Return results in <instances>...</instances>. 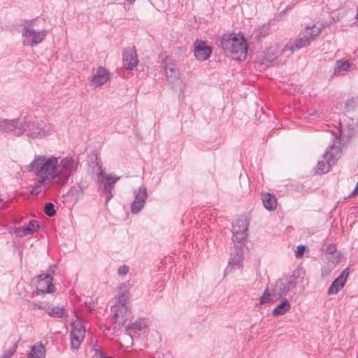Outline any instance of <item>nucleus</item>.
Listing matches in <instances>:
<instances>
[{
    "instance_id": "f257e3e1",
    "label": "nucleus",
    "mask_w": 358,
    "mask_h": 358,
    "mask_svg": "<svg viewBox=\"0 0 358 358\" xmlns=\"http://www.w3.org/2000/svg\"><path fill=\"white\" fill-rule=\"evenodd\" d=\"M79 163L76 156H35L29 165V171L34 173L36 182L31 194L37 195L53 183L62 186L66 185L77 171Z\"/></svg>"
},
{
    "instance_id": "f03ea898",
    "label": "nucleus",
    "mask_w": 358,
    "mask_h": 358,
    "mask_svg": "<svg viewBox=\"0 0 358 358\" xmlns=\"http://www.w3.org/2000/svg\"><path fill=\"white\" fill-rule=\"evenodd\" d=\"M0 131L17 136L25 134L33 138H42L52 134L54 127L51 123L34 121L31 117L25 116L13 120H0Z\"/></svg>"
},
{
    "instance_id": "7ed1b4c3",
    "label": "nucleus",
    "mask_w": 358,
    "mask_h": 358,
    "mask_svg": "<svg viewBox=\"0 0 358 358\" xmlns=\"http://www.w3.org/2000/svg\"><path fill=\"white\" fill-rule=\"evenodd\" d=\"M44 24L45 20L43 18L23 20L21 23L22 44L24 46L35 47L41 43L48 34Z\"/></svg>"
},
{
    "instance_id": "20e7f679",
    "label": "nucleus",
    "mask_w": 358,
    "mask_h": 358,
    "mask_svg": "<svg viewBox=\"0 0 358 358\" xmlns=\"http://www.w3.org/2000/svg\"><path fill=\"white\" fill-rule=\"evenodd\" d=\"M220 45L224 50L234 55V58L242 60L247 55V43L243 36L234 34H224Z\"/></svg>"
},
{
    "instance_id": "39448f33",
    "label": "nucleus",
    "mask_w": 358,
    "mask_h": 358,
    "mask_svg": "<svg viewBox=\"0 0 358 358\" xmlns=\"http://www.w3.org/2000/svg\"><path fill=\"white\" fill-rule=\"evenodd\" d=\"M97 172L96 174L99 178V182L100 183L99 191L105 196L106 203H107L113 197L112 191L114 185L120 180V177H115L107 174L101 169V165L96 164Z\"/></svg>"
},
{
    "instance_id": "423d86ee",
    "label": "nucleus",
    "mask_w": 358,
    "mask_h": 358,
    "mask_svg": "<svg viewBox=\"0 0 358 358\" xmlns=\"http://www.w3.org/2000/svg\"><path fill=\"white\" fill-rule=\"evenodd\" d=\"M296 278L293 275L286 276L278 279L271 288L273 292V296H276L278 300L283 296L294 289L296 286Z\"/></svg>"
},
{
    "instance_id": "0eeeda50",
    "label": "nucleus",
    "mask_w": 358,
    "mask_h": 358,
    "mask_svg": "<svg viewBox=\"0 0 358 358\" xmlns=\"http://www.w3.org/2000/svg\"><path fill=\"white\" fill-rule=\"evenodd\" d=\"M113 313L111 321L117 327H122L130 317V310L128 304L116 303L111 308Z\"/></svg>"
},
{
    "instance_id": "6e6552de",
    "label": "nucleus",
    "mask_w": 358,
    "mask_h": 358,
    "mask_svg": "<svg viewBox=\"0 0 358 358\" xmlns=\"http://www.w3.org/2000/svg\"><path fill=\"white\" fill-rule=\"evenodd\" d=\"M134 200L131 203V212L133 214H138L145 206L148 198L146 187L141 186L133 191Z\"/></svg>"
},
{
    "instance_id": "1a4fd4ad",
    "label": "nucleus",
    "mask_w": 358,
    "mask_h": 358,
    "mask_svg": "<svg viewBox=\"0 0 358 358\" xmlns=\"http://www.w3.org/2000/svg\"><path fill=\"white\" fill-rule=\"evenodd\" d=\"M71 347L72 350H78L83 341L85 335V328L80 321L72 322L71 324Z\"/></svg>"
},
{
    "instance_id": "9d476101",
    "label": "nucleus",
    "mask_w": 358,
    "mask_h": 358,
    "mask_svg": "<svg viewBox=\"0 0 358 358\" xmlns=\"http://www.w3.org/2000/svg\"><path fill=\"white\" fill-rule=\"evenodd\" d=\"M243 249L241 245H235L231 248L228 266L226 272L232 271L234 269L240 268L243 266Z\"/></svg>"
},
{
    "instance_id": "9b49d317",
    "label": "nucleus",
    "mask_w": 358,
    "mask_h": 358,
    "mask_svg": "<svg viewBox=\"0 0 358 358\" xmlns=\"http://www.w3.org/2000/svg\"><path fill=\"white\" fill-rule=\"evenodd\" d=\"M52 278L49 274L38 275L36 289V294L54 293L55 287L52 283Z\"/></svg>"
},
{
    "instance_id": "f8f14e48",
    "label": "nucleus",
    "mask_w": 358,
    "mask_h": 358,
    "mask_svg": "<svg viewBox=\"0 0 358 358\" xmlns=\"http://www.w3.org/2000/svg\"><path fill=\"white\" fill-rule=\"evenodd\" d=\"M340 137H336L334 143L331 145L323 155V158L329 159V163L333 164L340 158L341 155Z\"/></svg>"
},
{
    "instance_id": "ddd939ff",
    "label": "nucleus",
    "mask_w": 358,
    "mask_h": 358,
    "mask_svg": "<svg viewBox=\"0 0 358 358\" xmlns=\"http://www.w3.org/2000/svg\"><path fill=\"white\" fill-rule=\"evenodd\" d=\"M348 275L349 268H347L331 284L328 289V294L331 295L338 293L344 287Z\"/></svg>"
},
{
    "instance_id": "4468645a",
    "label": "nucleus",
    "mask_w": 358,
    "mask_h": 358,
    "mask_svg": "<svg viewBox=\"0 0 358 358\" xmlns=\"http://www.w3.org/2000/svg\"><path fill=\"white\" fill-rule=\"evenodd\" d=\"M110 73L103 66H99L92 78V85L101 87L110 80Z\"/></svg>"
},
{
    "instance_id": "2eb2a0df",
    "label": "nucleus",
    "mask_w": 358,
    "mask_h": 358,
    "mask_svg": "<svg viewBox=\"0 0 358 358\" xmlns=\"http://www.w3.org/2000/svg\"><path fill=\"white\" fill-rule=\"evenodd\" d=\"M322 29L323 27L321 24L310 23L306 24L304 29L299 34L306 36V39L310 43L320 34Z\"/></svg>"
},
{
    "instance_id": "dca6fc26",
    "label": "nucleus",
    "mask_w": 358,
    "mask_h": 358,
    "mask_svg": "<svg viewBox=\"0 0 358 358\" xmlns=\"http://www.w3.org/2000/svg\"><path fill=\"white\" fill-rule=\"evenodd\" d=\"M123 66L128 70H132L137 65L138 60L137 55L134 48H128L123 52Z\"/></svg>"
},
{
    "instance_id": "f3484780",
    "label": "nucleus",
    "mask_w": 358,
    "mask_h": 358,
    "mask_svg": "<svg viewBox=\"0 0 358 358\" xmlns=\"http://www.w3.org/2000/svg\"><path fill=\"white\" fill-rule=\"evenodd\" d=\"M40 228L38 221L32 220L29 222L27 225L17 227L15 230V233L20 237L31 236L34 232L37 231Z\"/></svg>"
},
{
    "instance_id": "a211bd4d",
    "label": "nucleus",
    "mask_w": 358,
    "mask_h": 358,
    "mask_svg": "<svg viewBox=\"0 0 358 358\" xmlns=\"http://www.w3.org/2000/svg\"><path fill=\"white\" fill-rule=\"evenodd\" d=\"M211 54L210 47L206 45L203 41H196L194 45V56L199 61L208 59Z\"/></svg>"
},
{
    "instance_id": "6ab92c4d",
    "label": "nucleus",
    "mask_w": 358,
    "mask_h": 358,
    "mask_svg": "<svg viewBox=\"0 0 358 358\" xmlns=\"http://www.w3.org/2000/svg\"><path fill=\"white\" fill-rule=\"evenodd\" d=\"M166 63V62H165ZM165 75L170 83L176 84L179 82V71L174 64H167L164 67Z\"/></svg>"
},
{
    "instance_id": "aec40b11",
    "label": "nucleus",
    "mask_w": 358,
    "mask_h": 358,
    "mask_svg": "<svg viewBox=\"0 0 358 358\" xmlns=\"http://www.w3.org/2000/svg\"><path fill=\"white\" fill-rule=\"evenodd\" d=\"M310 42L306 39V36H304L303 34H299L297 38L293 42V43L287 45L285 48H287L291 53H292L294 50H297L305 48L310 45Z\"/></svg>"
},
{
    "instance_id": "412c9836",
    "label": "nucleus",
    "mask_w": 358,
    "mask_h": 358,
    "mask_svg": "<svg viewBox=\"0 0 358 358\" xmlns=\"http://www.w3.org/2000/svg\"><path fill=\"white\" fill-rule=\"evenodd\" d=\"M45 348L41 343H36L34 345L27 358H45Z\"/></svg>"
},
{
    "instance_id": "4be33fe9",
    "label": "nucleus",
    "mask_w": 358,
    "mask_h": 358,
    "mask_svg": "<svg viewBox=\"0 0 358 358\" xmlns=\"http://www.w3.org/2000/svg\"><path fill=\"white\" fill-rule=\"evenodd\" d=\"M291 308V304L286 298H283L281 300L280 304L272 310V315L273 317H278L283 315L287 313Z\"/></svg>"
},
{
    "instance_id": "5701e85b",
    "label": "nucleus",
    "mask_w": 358,
    "mask_h": 358,
    "mask_svg": "<svg viewBox=\"0 0 358 358\" xmlns=\"http://www.w3.org/2000/svg\"><path fill=\"white\" fill-rule=\"evenodd\" d=\"M148 327V322L145 319L140 318L136 320L130 327L127 328V331L131 336L135 335L136 331L145 330Z\"/></svg>"
},
{
    "instance_id": "b1692460",
    "label": "nucleus",
    "mask_w": 358,
    "mask_h": 358,
    "mask_svg": "<svg viewBox=\"0 0 358 358\" xmlns=\"http://www.w3.org/2000/svg\"><path fill=\"white\" fill-rule=\"evenodd\" d=\"M262 199L265 208L268 210H274L276 208V199L273 195L264 193L262 194Z\"/></svg>"
},
{
    "instance_id": "393cba45",
    "label": "nucleus",
    "mask_w": 358,
    "mask_h": 358,
    "mask_svg": "<svg viewBox=\"0 0 358 358\" xmlns=\"http://www.w3.org/2000/svg\"><path fill=\"white\" fill-rule=\"evenodd\" d=\"M350 64L345 60H338L336 62L334 68V74L336 76L344 75L350 69Z\"/></svg>"
},
{
    "instance_id": "a878e982",
    "label": "nucleus",
    "mask_w": 358,
    "mask_h": 358,
    "mask_svg": "<svg viewBox=\"0 0 358 358\" xmlns=\"http://www.w3.org/2000/svg\"><path fill=\"white\" fill-rule=\"evenodd\" d=\"M278 300L276 296H273V292L271 289H266L259 299V303L264 304L268 302L274 303Z\"/></svg>"
},
{
    "instance_id": "bb28decb",
    "label": "nucleus",
    "mask_w": 358,
    "mask_h": 358,
    "mask_svg": "<svg viewBox=\"0 0 358 358\" xmlns=\"http://www.w3.org/2000/svg\"><path fill=\"white\" fill-rule=\"evenodd\" d=\"M233 233V238L232 241L234 243V246L235 245H241V247L243 248L244 246V241L246 240L247 238V233H243V232H237L236 231H232Z\"/></svg>"
},
{
    "instance_id": "cd10ccee",
    "label": "nucleus",
    "mask_w": 358,
    "mask_h": 358,
    "mask_svg": "<svg viewBox=\"0 0 358 358\" xmlns=\"http://www.w3.org/2000/svg\"><path fill=\"white\" fill-rule=\"evenodd\" d=\"M48 314L55 318H62L66 314V310L63 306H55L48 309Z\"/></svg>"
},
{
    "instance_id": "c85d7f7f",
    "label": "nucleus",
    "mask_w": 358,
    "mask_h": 358,
    "mask_svg": "<svg viewBox=\"0 0 358 358\" xmlns=\"http://www.w3.org/2000/svg\"><path fill=\"white\" fill-rule=\"evenodd\" d=\"M248 224L245 219H238L233 224L232 231H236L237 232L247 233Z\"/></svg>"
},
{
    "instance_id": "c756f323",
    "label": "nucleus",
    "mask_w": 358,
    "mask_h": 358,
    "mask_svg": "<svg viewBox=\"0 0 358 358\" xmlns=\"http://www.w3.org/2000/svg\"><path fill=\"white\" fill-rule=\"evenodd\" d=\"M325 162L323 161H319L317 164V172L319 174H323L329 172L330 167L334 164L332 163H329L328 158L324 159Z\"/></svg>"
},
{
    "instance_id": "7c9ffc66",
    "label": "nucleus",
    "mask_w": 358,
    "mask_h": 358,
    "mask_svg": "<svg viewBox=\"0 0 358 358\" xmlns=\"http://www.w3.org/2000/svg\"><path fill=\"white\" fill-rule=\"evenodd\" d=\"M268 33L269 26L268 24H263L262 26L259 27L257 29L255 30V38H257L258 40H260L262 38H264L266 36H267Z\"/></svg>"
},
{
    "instance_id": "2f4dec72",
    "label": "nucleus",
    "mask_w": 358,
    "mask_h": 358,
    "mask_svg": "<svg viewBox=\"0 0 358 358\" xmlns=\"http://www.w3.org/2000/svg\"><path fill=\"white\" fill-rule=\"evenodd\" d=\"M280 52L274 48H270L265 54V59L268 62H273L275 59L278 57Z\"/></svg>"
},
{
    "instance_id": "473e14b6",
    "label": "nucleus",
    "mask_w": 358,
    "mask_h": 358,
    "mask_svg": "<svg viewBox=\"0 0 358 358\" xmlns=\"http://www.w3.org/2000/svg\"><path fill=\"white\" fill-rule=\"evenodd\" d=\"M129 292L127 290H122L118 293L117 302L116 303L128 304Z\"/></svg>"
},
{
    "instance_id": "72a5a7b5",
    "label": "nucleus",
    "mask_w": 358,
    "mask_h": 358,
    "mask_svg": "<svg viewBox=\"0 0 358 358\" xmlns=\"http://www.w3.org/2000/svg\"><path fill=\"white\" fill-rule=\"evenodd\" d=\"M44 212L48 217H53L56 214L55 206L52 203H47L44 207Z\"/></svg>"
},
{
    "instance_id": "f704fd0d",
    "label": "nucleus",
    "mask_w": 358,
    "mask_h": 358,
    "mask_svg": "<svg viewBox=\"0 0 358 358\" xmlns=\"http://www.w3.org/2000/svg\"><path fill=\"white\" fill-rule=\"evenodd\" d=\"M85 188V187L84 185L78 184L71 188V192L73 194L76 195L77 197H80L83 196Z\"/></svg>"
},
{
    "instance_id": "c9c22d12",
    "label": "nucleus",
    "mask_w": 358,
    "mask_h": 358,
    "mask_svg": "<svg viewBox=\"0 0 358 358\" xmlns=\"http://www.w3.org/2000/svg\"><path fill=\"white\" fill-rule=\"evenodd\" d=\"M17 343H15L8 350L6 351L1 358H11L16 352Z\"/></svg>"
},
{
    "instance_id": "e433bc0d",
    "label": "nucleus",
    "mask_w": 358,
    "mask_h": 358,
    "mask_svg": "<svg viewBox=\"0 0 358 358\" xmlns=\"http://www.w3.org/2000/svg\"><path fill=\"white\" fill-rule=\"evenodd\" d=\"M29 307L31 310H45V306L40 301H32L30 303Z\"/></svg>"
},
{
    "instance_id": "4c0bfd02",
    "label": "nucleus",
    "mask_w": 358,
    "mask_h": 358,
    "mask_svg": "<svg viewBox=\"0 0 358 358\" xmlns=\"http://www.w3.org/2000/svg\"><path fill=\"white\" fill-rule=\"evenodd\" d=\"M327 259L334 265L338 264L340 262V256L338 252L334 253V255H328Z\"/></svg>"
},
{
    "instance_id": "58836bf2",
    "label": "nucleus",
    "mask_w": 358,
    "mask_h": 358,
    "mask_svg": "<svg viewBox=\"0 0 358 358\" xmlns=\"http://www.w3.org/2000/svg\"><path fill=\"white\" fill-rule=\"evenodd\" d=\"M129 271V267L127 265H122L117 269V274L119 275H126Z\"/></svg>"
},
{
    "instance_id": "ea45409f",
    "label": "nucleus",
    "mask_w": 358,
    "mask_h": 358,
    "mask_svg": "<svg viewBox=\"0 0 358 358\" xmlns=\"http://www.w3.org/2000/svg\"><path fill=\"white\" fill-rule=\"evenodd\" d=\"M306 250V247L304 245H299L297 247L296 250L295 251V256L296 258H300L303 256L304 252Z\"/></svg>"
},
{
    "instance_id": "a19ab883",
    "label": "nucleus",
    "mask_w": 358,
    "mask_h": 358,
    "mask_svg": "<svg viewBox=\"0 0 358 358\" xmlns=\"http://www.w3.org/2000/svg\"><path fill=\"white\" fill-rule=\"evenodd\" d=\"M357 105V100L356 99L352 98L351 99H349L345 103V107L348 109H352L354 108Z\"/></svg>"
},
{
    "instance_id": "79ce46f5",
    "label": "nucleus",
    "mask_w": 358,
    "mask_h": 358,
    "mask_svg": "<svg viewBox=\"0 0 358 358\" xmlns=\"http://www.w3.org/2000/svg\"><path fill=\"white\" fill-rule=\"evenodd\" d=\"M338 251L336 248V247L334 245H329L327 249H326V255L327 256L328 255H334V253H336Z\"/></svg>"
},
{
    "instance_id": "37998d69",
    "label": "nucleus",
    "mask_w": 358,
    "mask_h": 358,
    "mask_svg": "<svg viewBox=\"0 0 358 358\" xmlns=\"http://www.w3.org/2000/svg\"><path fill=\"white\" fill-rule=\"evenodd\" d=\"M100 358H114V357H110V356H105L103 354H101V357Z\"/></svg>"
},
{
    "instance_id": "c03bdc74",
    "label": "nucleus",
    "mask_w": 358,
    "mask_h": 358,
    "mask_svg": "<svg viewBox=\"0 0 358 358\" xmlns=\"http://www.w3.org/2000/svg\"><path fill=\"white\" fill-rule=\"evenodd\" d=\"M293 6H294L293 5H289V6L286 8V10H289V9H292Z\"/></svg>"
},
{
    "instance_id": "a18cd8bd",
    "label": "nucleus",
    "mask_w": 358,
    "mask_h": 358,
    "mask_svg": "<svg viewBox=\"0 0 358 358\" xmlns=\"http://www.w3.org/2000/svg\"><path fill=\"white\" fill-rule=\"evenodd\" d=\"M129 3H131L135 1V0H127Z\"/></svg>"
},
{
    "instance_id": "49530a36",
    "label": "nucleus",
    "mask_w": 358,
    "mask_h": 358,
    "mask_svg": "<svg viewBox=\"0 0 358 358\" xmlns=\"http://www.w3.org/2000/svg\"><path fill=\"white\" fill-rule=\"evenodd\" d=\"M356 17V19L358 20V13H357V15H356V17Z\"/></svg>"
}]
</instances>
